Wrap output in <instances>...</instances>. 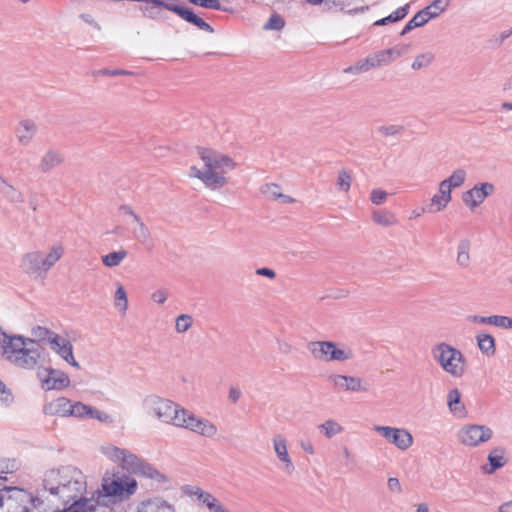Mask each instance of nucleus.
<instances>
[{"instance_id":"1","label":"nucleus","mask_w":512,"mask_h":512,"mask_svg":"<svg viewBox=\"0 0 512 512\" xmlns=\"http://www.w3.org/2000/svg\"><path fill=\"white\" fill-rule=\"evenodd\" d=\"M43 487L57 496L64 504L86 492L87 482L83 472L75 466L65 465L45 472Z\"/></svg>"},{"instance_id":"2","label":"nucleus","mask_w":512,"mask_h":512,"mask_svg":"<svg viewBox=\"0 0 512 512\" xmlns=\"http://www.w3.org/2000/svg\"><path fill=\"white\" fill-rule=\"evenodd\" d=\"M198 154L203 162V168L199 169L192 166L189 175L201 180L211 190L224 187L228 182L225 174L236 167L234 160L225 154L208 148H199Z\"/></svg>"},{"instance_id":"3","label":"nucleus","mask_w":512,"mask_h":512,"mask_svg":"<svg viewBox=\"0 0 512 512\" xmlns=\"http://www.w3.org/2000/svg\"><path fill=\"white\" fill-rule=\"evenodd\" d=\"M40 355V345L35 340L8 335L0 329V356L16 367L33 369Z\"/></svg>"},{"instance_id":"4","label":"nucleus","mask_w":512,"mask_h":512,"mask_svg":"<svg viewBox=\"0 0 512 512\" xmlns=\"http://www.w3.org/2000/svg\"><path fill=\"white\" fill-rule=\"evenodd\" d=\"M142 407L147 416L175 427L179 425L184 411V407L180 404L156 394L145 396L142 400Z\"/></svg>"},{"instance_id":"5","label":"nucleus","mask_w":512,"mask_h":512,"mask_svg":"<svg viewBox=\"0 0 512 512\" xmlns=\"http://www.w3.org/2000/svg\"><path fill=\"white\" fill-rule=\"evenodd\" d=\"M433 359L449 375L461 378L466 372V358L463 353L448 343L436 344L432 350Z\"/></svg>"},{"instance_id":"6","label":"nucleus","mask_w":512,"mask_h":512,"mask_svg":"<svg viewBox=\"0 0 512 512\" xmlns=\"http://www.w3.org/2000/svg\"><path fill=\"white\" fill-rule=\"evenodd\" d=\"M307 348L315 360L344 362L353 358V352L344 345L332 341H311Z\"/></svg>"},{"instance_id":"7","label":"nucleus","mask_w":512,"mask_h":512,"mask_svg":"<svg viewBox=\"0 0 512 512\" xmlns=\"http://www.w3.org/2000/svg\"><path fill=\"white\" fill-rule=\"evenodd\" d=\"M100 451L108 459L118 464L123 470H126L131 474H136L138 472L139 467L144 460L128 449L120 448L112 444H105L101 446Z\"/></svg>"},{"instance_id":"8","label":"nucleus","mask_w":512,"mask_h":512,"mask_svg":"<svg viewBox=\"0 0 512 512\" xmlns=\"http://www.w3.org/2000/svg\"><path fill=\"white\" fill-rule=\"evenodd\" d=\"M177 428L187 429L203 437L212 438L217 434V427L211 421L197 417L194 413L184 408Z\"/></svg>"},{"instance_id":"9","label":"nucleus","mask_w":512,"mask_h":512,"mask_svg":"<svg viewBox=\"0 0 512 512\" xmlns=\"http://www.w3.org/2000/svg\"><path fill=\"white\" fill-rule=\"evenodd\" d=\"M374 431L401 451L408 450L414 442L412 434L405 428L376 425Z\"/></svg>"},{"instance_id":"10","label":"nucleus","mask_w":512,"mask_h":512,"mask_svg":"<svg viewBox=\"0 0 512 512\" xmlns=\"http://www.w3.org/2000/svg\"><path fill=\"white\" fill-rule=\"evenodd\" d=\"M493 436L491 428L485 425L471 424L466 425L459 431V441L468 447H477L482 443L488 442Z\"/></svg>"},{"instance_id":"11","label":"nucleus","mask_w":512,"mask_h":512,"mask_svg":"<svg viewBox=\"0 0 512 512\" xmlns=\"http://www.w3.org/2000/svg\"><path fill=\"white\" fill-rule=\"evenodd\" d=\"M103 490L107 496L127 498L133 495L137 489V481L129 476H121L111 480H104Z\"/></svg>"},{"instance_id":"12","label":"nucleus","mask_w":512,"mask_h":512,"mask_svg":"<svg viewBox=\"0 0 512 512\" xmlns=\"http://www.w3.org/2000/svg\"><path fill=\"white\" fill-rule=\"evenodd\" d=\"M329 383L338 392H367L368 384L358 376L344 375V374H331L328 376Z\"/></svg>"},{"instance_id":"13","label":"nucleus","mask_w":512,"mask_h":512,"mask_svg":"<svg viewBox=\"0 0 512 512\" xmlns=\"http://www.w3.org/2000/svg\"><path fill=\"white\" fill-rule=\"evenodd\" d=\"M495 191V186L490 182H482L474 185L462 195L463 203L471 210L477 208L485 199Z\"/></svg>"},{"instance_id":"14","label":"nucleus","mask_w":512,"mask_h":512,"mask_svg":"<svg viewBox=\"0 0 512 512\" xmlns=\"http://www.w3.org/2000/svg\"><path fill=\"white\" fill-rule=\"evenodd\" d=\"M506 454L504 447L497 446L492 448L487 455V463L481 466L482 473L493 475L496 471L506 466L509 461Z\"/></svg>"},{"instance_id":"15","label":"nucleus","mask_w":512,"mask_h":512,"mask_svg":"<svg viewBox=\"0 0 512 512\" xmlns=\"http://www.w3.org/2000/svg\"><path fill=\"white\" fill-rule=\"evenodd\" d=\"M272 443H273L274 452H275L278 460L283 465V467H282L283 471L287 475L293 474L295 471V466H294L293 461L288 453L286 439L282 435L278 434L273 437Z\"/></svg>"},{"instance_id":"16","label":"nucleus","mask_w":512,"mask_h":512,"mask_svg":"<svg viewBox=\"0 0 512 512\" xmlns=\"http://www.w3.org/2000/svg\"><path fill=\"white\" fill-rule=\"evenodd\" d=\"M45 376H41L42 386L46 390H61L69 386L68 375L57 369H46Z\"/></svg>"},{"instance_id":"17","label":"nucleus","mask_w":512,"mask_h":512,"mask_svg":"<svg viewBox=\"0 0 512 512\" xmlns=\"http://www.w3.org/2000/svg\"><path fill=\"white\" fill-rule=\"evenodd\" d=\"M42 262L43 253L41 251H32L22 257L20 267L29 275L40 276L45 273Z\"/></svg>"},{"instance_id":"18","label":"nucleus","mask_w":512,"mask_h":512,"mask_svg":"<svg viewBox=\"0 0 512 512\" xmlns=\"http://www.w3.org/2000/svg\"><path fill=\"white\" fill-rule=\"evenodd\" d=\"M51 349L55 351L63 360L72 365L73 367L79 368V363L73 356V346L69 340L58 335L53 336V341L50 344Z\"/></svg>"},{"instance_id":"19","label":"nucleus","mask_w":512,"mask_h":512,"mask_svg":"<svg viewBox=\"0 0 512 512\" xmlns=\"http://www.w3.org/2000/svg\"><path fill=\"white\" fill-rule=\"evenodd\" d=\"M71 401L65 397H59L44 406V412L47 415H56L60 417H69Z\"/></svg>"},{"instance_id":"20","label":"nucleus","mask_w":512,"mask_h":512,"mask_svg":"<svg viewBox=\"0 0 512 512\" xmlns=\"http://www.w3.org/2000/svg\"><path fill=\"white\" fill-rule=\"evenodd\" d=\"M15 132L19 143L26 146L35 136L37 132V125L34 121L25 119L20 121Z\"/></svg>"},{"instance_id":"21","label":"nucleus","mask_w":512,"mask_h":512,"mask_svg":"<svg viewBox=\"0 0 512 512\" xmlns=\"http://www.w3.org/2000/svg\"><path fill=\"white\" fill-rule=\"evenodd\" d=\"M64 161L63 154L54 149L45 152L39 162V170L42 173H48Z\"/></svg>"},{"instance_id":"22","label":"nucleus","mask_w":512,"mask_h":512,"mask_svg":"<svg viewBox=\"0 0 512 512\" xmlns=\"http://www.w3.org/2000/svg\"><path fill=\"white\" fill-rule=\"evenodd\" d=\"M0 194L12 204H22L24 202L23 193L10 184L2 175H0Z\"/></svg>"},{"instance_id":"23","label":"nucleus","mask_w":512,"mask_h":512,"mask_svg":"<svg viewBox=\"0 0 512 512\" xmlns=\"http://www.w3.org/2000/svg\"><path fill=\"white\" fill-rule=\"evenodd\" d=\"M137 512H176L175 508L161 498L144 501L138 507Z\"/></svg>"},{"instance_id":"24","label":"nucleus","mask_w":512,"mask_h":512,"mask_svg":"<svg viewBox=\"0 0 512 512\" xmlns=\"http://www.w3.org/2000/svg\"><path fill=\"white\" fill-rule=\"evenodd\" d=\"M135 475H139L148 479H151L157 483H166L168 478L165 474L159 471L155 466L143 460L138 472Z\"/></svg>"},{"instance_id":"25","label":"nucleus","mask_w":512,"mask_h":512,"mask_svg":"<svg viewBox=\"0 0 512 512\" xmlns=\"http://www.w3.org/2000/svg\"><path fill=\"white\" fill-rule=\"evenodd\" d=\"M404 52L405 47L398 46L379 51L375 54L376 64H379V66L387 65L400 57Z\"/></svg>"},{"instance_id":"26","label":"nucleus","mask_w":512,"mask_h":512,"mask_svg":"<svg viewBox=\"0 0 512 512\" xmlns=\"http://www.w3.org/2000/svg\"><path fill=\"white\" fill-rule=\"evenodd\" d=\"M447 404L451 413L456 416H464L465 406L461 402V393L458 389H452L447 395Z\"/></svg>"},{"instance_id":"27","label":"nucleus","mask_w":512,"mask_h":512,"mask_svg":"<svg viewBox=\"0 0 512 512\" xmlns=\"http://www.w3.org/2000/svg\"><path fill=\"white\" fill-rule=\"evenodd\" d=\"M470 248L471 242L467 238H463L457 245L456 262L462 268H467L470 265Z\"/></svg>"},{"instance_id":"28","label":"nucleus","mask_w":512,"mask_h":512,"mask_svg":"<svg viewBox=\"0 0 512 512\" xmlns=\"http://www.w3.org/2000/svg\"><path fill=\"white\" fill-rule=\"evenodd\" d=\"M477 344L480 351L487 355L493 356L496 352L495 339L492 335L487 333H479L476 336Z\"/></svg>"},{"instance_id":"29","label":"nucleus","mask_w":512,"mask_h":512,"mask_svg":"<svg viewBox=\"0 0 512 512\" xmlns=\"http://www.w3.org/2000/svg\"><path fill=\"white\" fill-rule=\"evenodd\" d=\"M372 220L377 225L383 227H390L397 224V218L395 214L387 210H375L372 212Z\"/></svg>"},{"instance_id":"30","label":"nucleus","mask_w":512,"mask_h":512,"mask_svg":"<svg viewBox=\"0 0 512 512\" xmlns=\"http://www.w3.org/2000/svg\"><path fill=\"white\" fill-rule=\"evenodd\" d=\"M70 502H72L68 507L70 512H92L95 510L94 500L83 497V495L71 500Z\"/></svg>"},{"instance_id":"31","label":"nucleus","mask_w":512,"mask_h":512,"mask_svg":"<svg viewBox=\"0 0 512 512\" xmlns=\"http://www.w3.org/2000/svg\"><path fill=\"white\" fill-rule=\"evenodd\" d=\"M64 254V248L62 245H54L50 249L49 253L43 254V262L44 272H47L51 267H53L56 262H58Z\"/></svg>"},{"instance_id":"32","label":"nucleus","mask_w":512,"mask_h":512,"mask_svg":"<svg viewBox=\"0 0 512 512\" xmlns=\"http://www.w3.org/2000/svg\"><path fill=\"white\" fill-rule=\"evenodd\" d=\"M451 0H434L430 5L423 8L431 19L437 18L449 7Z\"/></svg>"},{"instance_id":"33","label":"nucleus","mask_w":512,"mask_h":512,"mask_svg":"<svg viewBox=\"0 0 512 512\" xmlns=\"http://www.w3.org/2000/svg\"><path fill=\"white\" fill-rule=\"evenodd\" d=\"M408 10H409V4H406V5L402 6V7H399L398 9H396L394 12H392L387 17H384V18L376 21L374 23V25H376V26H383V25H386L388 23L397 22L399 20H402L408 14Z\"/></svg>"},{"instance_id":"34","label":"nucleus","mask_w":512,"mask_h":512,"mask_svg":"<svg viewBox=\"0 0 512 512\" xmlns=\"http://www.w3.org/2000/svg\"><path fill=\"white\" fill-rule=\"evenodd\" d=\"M15 488L16 487H5L3 490H0V510L4 507V505H6L8 508L7 512H17L18 511V501L12 500L10 498V496H11L10 491Z\"/></svg>"},{"instance_id":"35","label":"nucleus","mask_w":512,"mask_h":512,"mask_svg":"<svg viewBox=\"0 0 512 512\" xmlns=\"http://www.w3.org/2000/svg\"><path fill=\"white\" fill-rule=\"evenodd\" d=\"M133 222L136 223V228L133 229L134 238L137 239L139 242L145 244L151 238L148 227L141 220L140 216L136 218Z\"/></svg>"},{"instance_id":"36","label":"nucleus","mask_w":512,"mask_h":512,"mask_svg":"<svg viewBox=\"0 0 512 512\" xmlns=\"http://www.w3.org/2000/svg\"><path fill=\"white\" fill-rule=\"evenodd\" d=\"M327 438H332L342 432V426L335 420L329 419L318 426Z\"/></svg>"},{"instance_id":"37","label":"nucleus","mask_w":512,"mask_h":512,"mask_svg":"<svg viewBox=\"0 0 512 512\" xmlns=\"http://www.w3.org/2000/svg\"><path fill=\"white\" fill-rule=\"evenodd\" d=\"M127 256V252L125 250H119L115 252H111L102 257V262L107 267H116L118 266Z\"/></svg>"},{"instance_id":"38","label":"nucleus","mask_w":512,"mask_h":512,"mask_svg":"<svg viewBox=\"0 0 512 512\" xmlns=\"http://www.w3.org/2000/svg\"><path fill=\"white\" fill-rule=\"evenodd\" d=\"M115 307L122 313H125L128 309V298L126 291L122 285H118L114 295Z\"/></svg>"},{"instance_id":"39","label":"nucleus","mask_w":512,"mask_h":512,"mask_svg":"<svg viewBox=\"0 0 512 512\" xmlns=\"http://www.w3.org/2000/svg\"><path fill=\"white\" fill-rule=\"evenodd\" d=\"M92 406L86 405L82 402L71 403V409L69 411L70 416L76 418H89Z\"/></svg>"},{"instance_id":"40","label":"nucleus","mask_w":512,"mask_h":512,"mask_svg":"<svg viewBox=\"0 0 512 512\" xmlns=\"http://www.w3.org/2000/svg\"><path fill=\"white\" fill-rule=\"evenodd\" d=\"M167 10L176 13L182 19H184L185 21H187L191 24L197 16L191 9L174 4V3L171 7H167Z\"/></svg>"},{"instance_id":"41","label":"nucleus","mask_w":512,"mask_h":512,"mask_svg":"<svg viewBox=\"0 0 512 512\" xmlns=\"http://www.w3.org/2000/svg\"><path fill=\"white\" fill-rule=\"evenodd\" d=\"M434 60V55L431 52H425L416 56L411 67L413 70H420L428 67Z\"/></svg>"},{"instance_id":"42","label":"nucleus","mask_w":512,"mask_h":512,"mask_svg":"<svg viewBox=\"0 0 512 512\" xmlns=\"http://www.w3.org/2000/svg\"><path fill=\"white\" fill-rule=\"evenodd\" d=\"M193 324V318L189 314H181L176 318L175 330L178 333H184L188 331Z\"/></svg>"},{"instance_id":"43","label":"nucleus","mask_w":512,"mask_h":512,"mask_svg":"<svg viewBox=\"0 0 512 512\" xmlns=\"http://www.w3.org/2000/svg\"><path fill=\"white\" fill-rule=\"evenodd\" d=\"M351 183H352L351 172H349L345 169L340 170L338 173V178H337L338 189L343 192H348L351 187Z\"/></svg>"},{"instance_id":"44","label":"nucleus","mask_w":512,"mask_h":512,"mask_svg":"<svg viewBox=\"0 0 512 512\" xmlns=\"http://www.w3.org/2000/svg\"><path fill=\"white\" fill-rule=\"evenodd\" d=\"M466 171L462 168H458L453 171V173L445 179L453 188L460 187L466 179Z\"/></svg>"},{"instance_id":"45","label":"nucleus","mask_w":512,"mask_h":512,"mask_svg":"<svg viewBox=\"0 0 512 512\" xmlns=\"http://www.w3.org/2000/svg\"><path fill=\"white\" fill-rule=\"evenodd\" d=\"M32 334L35 338L40 341H47L49 344L53 341V336H58L57 333L45 328L38 326L32 330Z\"/></svg>"},{"instance_id":"46","label":"nucleus","mask_w":512,"mask_h":512,"mask_svg":"<svg viewBox=\"0 0 512 512\" xmlns=\"http://www.w3.org/2000/svg\"><path fill=\"white\" fill-rule=\"evenodd\" d=\"M285 25V21L279 14H272L269 20L265 23L264 29L266 30H281Z\"/></svg>"},{"instance_id":"47","label":"nucleus","mask_w":512,"mask_h":512,"mask_svg":"<svg viewBox=\"0 0 512 512\" xmlns=\"http://www.w3.org/2000/svg\"><path fill=\"white\" fill-rule=\"evenodd\" d=\"M451 200L435 194L431 199L430 212H439L446 208Z\"/></svg>"},{"instance_id":"48","label":"nucleus","mask_w":512,"mask_h":512,"mask_svg":"<svg viewBox=\"0 0 512 512\" xmlns=\"http://www.w3.org/2000/svg\"><path fill=\"white\" fill-rule=\"evenodd\" d=\"M491 325L502 329L512 330V317L492 315Z\"/></svg>"},{"instance_id":"49","label":"nucleus","mask_w":512,"mask_h":512,"mask_svg":"<svg viewBox=\"0 0 512 512\" xmlns=\"http://www.w3.org/2000/svg\"><path fill=\"white\" fill-rule=\"evenodd\" d=\"M190 3L207 8V9H213V10H219V11H227V9L223 8L221 6V3L219 0H188Z\"/></svg>"},{"instance_id":"50","label":"nucleus","mask_w":512,"mask_h":512,"mask_svg":"<svg viewBox=\"0 0 512 512\" xmlns=\"http://www.w3.org/2000/svg\"><path fill=\"white\" fill-rule=\"evenodd\" d=\"M403 126L401 125H382L377 128V131L382 136H397L403 131Z\"/></svg>"},{"instance_id":"51","label":"nucleus","mask_w":512,"mask_h":512,"mask_svg":"<svg viewBox=\"0 0 512 512\" xmlns=\"http://www.w3.org/2000/svg\"><path fill=\"white\" fill-rule=\"evenodd\" d=\"M19 467V463L15 459H2L0 460L1 473H13Z\"/></svg>"},{"instance_id":"52","label":"nucleus","mask_w":512,"mask_h":512,"mask_svg":"<svg viewBox=\"0 0 512 512\" xmlns=\"http://www.w3.org/2000/svg\"><path fill=\"white\" fill-rule=\"evenodd\" d=\"M427 13L424 9L420 10L413 16L410 22L415 28L425 25L431 19Z\"/></svg>"},{"instance_id":"53","label":"nucleus","mask_w":512,"mask_h":512,"mask_svg":"<svg viewBox=\"0 0 512 512\" xmlns=\"http://www.w3.org/2000/svg\"><path fill=\"white\" fill-rule=\"evenodd\" d=\"M388 197V193L382 189H373L370 194V200L374 205L383 204Z\"/></svg>"},{"instance_id":"54","label":"nucleus","mask_w":512,"mask_h":512,"mask_svg":"<svg viewBox=\"0 0 512 512\" xmlns=\"http://www.w3.org/2000/svg\"><path fill=\"white\" fill-rule=\"evenodd\" d=\"M262 193L272 199H278L281 196L280 187L275 183L266 184L262 187Z\"/></svg>"},{"instance_id":"55","label":"nucleus","mask_w":512,"mask_h":512,"mask_svg":"<svg viewBox=\"0 0 512 512\" xmlns=\"http://www.w3.org/2000/svg\"><path fill=\"white\" fill-rule=\"evenodd\" d=\"M13 401V395L6 385L0 381V405L7 406Z\"/></svg>"},{"instance_id":"56","label":"nucleus","mask_w":512,"mask_h":512,"mask_svg":"<svg viewBox=\"0 0 512 512\" xmlns=\"http://www.w3.org/2000/svg\"><path fill=\"white\" fill-rule=\"evenodd\" d=\"M89 419H97L98 421L103 423H112L113 421L112 417L109 414L99 411L93 407L91 408Z\"/></svg>"},{"instance_id":"57","label":"nucleus","mask_w":512,"mask_h":512,"mask_svg":"<svg viewBox=\"0 0 512 512\" xmlns=\"http://www.w3.org/2000/svg\"><path fill=\"white\" fill-rule=\"evenodd\" d=\"M96 75H104V76H124L131 75L132 72L122 69H101L95 72Z\"/></svg>"},{"instance_id":"58","label":"nucleus","mask_w":512,"mask_h":512,"mask_svg":"<svg viewBox=\"0 0 512 512\" xmlns=\"http://www.w3.org/2000/svg\"><path fill=\"white\" fill-rule=\"evenodd\" d=\"M452 188L453 187L444 179L439 184V193L438 194L443 196L444 198L451 200L452 199V197H451Z\"/></svg>"},{"instance_id":"59","label":"nucleus","mask_w":512,"mask_h":512,"mask_svg":"<svg viewBox=\"0 0 512 512\" xmlns=\"http://www.w3.org/2000/svg\"><path fill=\"white\" fill-rule=\"evenodd\" d=\"M167 297L168 293L166 290L163 289L156 290L151 295V299L158 304H163L166 301Z\"/></svg>"},{"instance_id":"60","label":"nucleus","mask_w":512,"mask_h":512,"mask_svg":"<svg viewBox=\"0 0 512 512\" xmlns=\"http://www.w3.org/2000/svg\"><path fill=\"white\" fill-rule=\"evenodd\" d=\"M199 501L209 508L217 499L208 492H199Z\"/></svg>"},{"instance_id":"61","label":"nucleus","mask_w":512,"mask_h":512,"mask_svg":"<svg viewBox=\"0 0 512 512\" xmlns=\"http://www.w3.org/2000/svg\"><path fill=\"white\" fill-rule=\"evenodd\" d=\"M193 25H195L196 27H198L199 29L203 30V31H206L208 33H213V28L210 26V24H208L207 22H205L202 18L196 16V18L194 19V21L192 22Z\"/></svg>"},{"instance_id":"62","label":"nucleus","mask_w":512,"mask_h":512,"mask_svg":"<svg viewBox=\"0 0 512 512\" xmlns=\"http://www.w3.org/2000/svg\"><path fill=\"white\" fill-rule=\"evenodd\" d=\"M468 320L473 323L491 325L492 315L491 316L470 315L468 317Z\"/></svg>"},{"instance_id":"63","label":"nucleus","mask_w":512,"mask_h":512,"mask_svg":"<svg viewBox=\"0 0 512 512\" xmlns=\"http://www.w3.org/2000/svg\"><path fill=\"white\" fill-rule=\"evenodd\" d=\"M387 485L390 491L400 493L401 492V484L399 480L395 477H390L387 481Z\"/></svg>"},{"instance_id":"64","label":"nucleus","mask_w":512,"mask_h":512,"mask_svg":"<svg viewBox=\"0 0 512 512\" xmlns=\"http://www.w3.org/2000/svg\"><path fill=\"white\" fill-rule=\"evenodd\" d=\"M497 512H512V500L501 503L497 508Z\"/></svg>"}]
</instances>
